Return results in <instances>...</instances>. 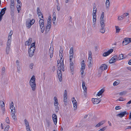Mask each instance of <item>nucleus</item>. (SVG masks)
Listing matches in <instances>:
<instances>
[{
	"mask_svg": "<svg viewBox=\"0 0 131 131\" xmlns=\"http://www.w3.org/2000/svg\"><path fill=\"white\" fill-rule=\"evenodd\" d=\"M104 122H105L104 121L100 122L95 125V127H100L101 126L103 125L104 123Z\"/></svg>",
	"mask_w": 131,
	"mask_h": 131,
	"instance_id": "19",
	"label": "nucleus"
},
{
	"mask_svg": "<svg viewBox=\"0 0 131 131\" xmlns=\"http://www.w3.org/2000/svg\"><path fill=\"white\" fill-rule=\"evenodd\" d=\"M29 84L33 91H34L36 88L35 83V78L34 75H33L31 78L29 82Z\"/></svg>",
	"mask_w": 131,
	"mask_h": 131,
	"instance_id": "1",
	"label": "nucleus"
},
{
	"mask_svg": "<svg viewBox=\"0 0 131 131\" xmlns=\"http://www.w3.org/2000/svg\"><path fill=\"white\" fill-rule=\"evenodd\" d=\"M37 13L41 12V11L39 7H38L37 9Z\"/></svg>",
	"mask_w": 131,
	"mask_h": 131,
	"instance_id": "60",
	"label": "nucleus"
},
{
	"mask_svg": "<svg viewBox=\"0 0 131 131\" xmlns=\"http://www.w3.org/2000/svg\"><path fill=\"white\" fill-rule=\"evenodd\" d=\"M11 39H8L7 42V46H10L11 43Z\"/></svg>",
	"mask_w": 131,
	"mask_h": 131,
	"instance_id": "33",
	"label": "nucleus"
},
{
	"mask_svg": "<svg viewBox=\"0 0 131 131\" xmlns=\"http://www.w3.org/2000/svg\"><path fill=\"white\" fill-rule=\"evenodd\" d=\"M63 97L67 99V91L66 90H65L64 91Z\"/></svg>",
	"mask_w": 131,
	"mask_h": 131,
	"instance_id": "41",
	"label": "nucleus"
},
{
	"mask_svg": "<svg viewBox=\"0 0 131 131\" xmlns=\"http://www.w3.org/2000/svg\"><path fill=\"white\" fill-rule=\"evenodd\" d=\"M124 16L122 15L118 17V19L119 20H121L124 18Z\"/></svg>",
	"mask_w": 131,
	"mask_h": 131,
	"instance_id": "42",
	"label": "nucleus"
},
{
	"mask_svg": "<svg viewBox=\"0 0 131 131\" xmlns=\"http://www.w3.org/2000/svg\"><path fill=\"white\" fill-rule=\"evenodd\" d=\"M73 99L74 100H72V102L73 105L74 109V110H76L77 107V102L74 97L73 98Z\"/></svg>",
	"mask_w": 131,
	"mask_h": 131,
	"instance_id": "13",
	"label": "nucleus"
},
{
	"mask_svg": "<svg viewBox=\"0 0 131 131\" xmlns=\"http://www.w3.org/2000/svg\"><path fill=\"white\" fill-rule=\"evenodd\" d=\"M104 90L103 89H102L98 93L97 95L98 96H100L104 92Z\"/></svg>",
	"mask_w": 131,
	"mask_h": 131,
	"instance_id": "25",
	"label": "nucleus"
},
{
	"mask_svg": "<svg viewBox=\"0 0 131 131\" xmlns=\"http://www.w3.org/2000/svg\"><path fill=\"white\" fill-rule=\"evenodd\" d=\"M14 3H10V7L12 11H13L14 9Z\"/></svg>",
	"mask_w": 131,
	"mask_h": 131,
	"instance_id": "21",
	"label": "nucleus"
},
{
	"mask_svg": "<svg viewBox=\"0 0 131 131\" xmlns=\"http://www.w3.org/2000/svg\"><path fill=\"white\" fill-rule=\"evenodd\" d=\"M35 20L32 19L31 20L30 19H28L26 21V26L27 28L29 29L30 28L31 25L35 23Z\"/></svg>",
	"mask_w": 131,
	"mask_h": 131,
	"instance_id": "4",
	"label": "nucleus"
},
{
	"mask_svg": "<svg viewBox=\"0 0 131 131\" xmlns=\"http://www.w3.org/2000/svg\"><path fill=\"white\" fill-rule=\"evenodd\" d=\"M73 55H70L69 58L70 60V70L72 73V74H73V71H74V66L73 62L72 61V59L73 58Z\"/></svg>",
	"mask_w": 131,
	"mask_h": 131,
	"instance_id": "3",
	"label": "nucleus"
},
{
	"mask_svg": "<svg viewBox=\"0 0 131 131\" xmlns=\"http://www.w3.org/2000/svg\"><path fill=\"white\" fill-rule=\"evenodd\" d=\"M105 5L107 8H108L110 6V0H106Z\"/></svg>",
	"mask_w": 131,
	"mask_h": 131,
	"instance_id": "20",
	"label": "nucleus"
},
{
	"mask_svg": "<svg viewBox=\"0 0 131 131\" xmlns=\"http://www.w3.org/2000/svg\"><path fill=\"white\" fill-rule=\"evenodd\" d=\"M9 125H7V126L6 127L4 130V131H8V129H9Z\"/></svg>",
	"mask_w": 131,
	"mask_h": 131,
	"instance_id": "48",
	"label": "nucleus"
},
{
	"mask_svg": "<svg viewBox=\"0 0 131 131\" xmlns=\"http://www.w3.org/2000/svg\"><path fill=\"white\" fill-rule=\"evenodd\" d=\"M119 84V82H117L116 81H115L113 83V85L114 86H116L117 85Z\"/></svg>",
	"mask_w": 131,
	"mask_h": 131,
	"instance_id": "50",
	"label": "nucleus"
},
{
	"mask_svg": "<svg viewBox=\"0 0 131 131\" xmlns=\"http://www.w3.org/2000/svg\"><path fill=\"white\" fill-rule=\"evenodd\" d=\"M52 119L55 125H56L57 122V116L55 114H53L52 116Z\"/></svg>",
	"mask_w": 131,
	"mask_h": 131,
	"instance_id": "11",
	"label": "nucleus"
},
{
	"mask_svg": "<svg viewBox=\"0 0 131 131\" xmlns=\"http://www.w3.org/2000/svg\"><path fill=\"white\" fill-rule=\"evenodd\" d=\"M126 93V92L123 91L119 93V95H125Z\"/></svg>",
	"mask_w": 131,
	"mask_h": 131,
	"instance_id": "40",
	"label": "nucleus"
},
{
	"mask_svg": "<svg viewBox=\"0 0 131 131\" xmlns=\"http://www.w3.org/2000/svg\"><path fill=\"white\" fill-rule=\"evenodd\" d=\"M117 59V55L114 56L110 60L109 62L110 63H112L115 62Z\"/></svg>",
	"mask_w": 131,
	"mask_h": 131,
	"instance_id": "10",
	"label": "nucleus"
},
{
	"mask_svg": "<svg viewBox=\"0 0 131 131\" xmlns=\"http://www.w3.org/2000/svg\"><path fill=\"white\" fill-rule=\"evenodd\" d=\"M88 66L89 68H91L92 67L91 60H89Z\"/></svg>",
	"mask_w": 131,
	"mask_h": 131,
	"instance_id": "43",
	"label": "nucleus"
},
{
	"mask_svg": "<svg viewBox=\"0 0 131 131\" xmlns=\"http://www.w3.org/2000/svg\"><path fill=\"white\" fill-rule=\"evenodd\" d=\"M24 122L26 125V128L27 127H30L29 123L27 120L26 119H25Z\"/></svg>",
	"mask_w": 131,
	"mask_h": 131,
	"instance_id": "26",
	"label": "nucleus"
},
{
	"mask_svg": "<svg viewBox=\"0 0 131 131\" xmlns=\"http://www.w3.org/2000/svg\"><path fill=\"white\" fill-rule=\"evenodd\" d=\"M46 123L47 126L49 127L50 125V121L49 120H47L46 121Z\"/></svg>",
	"mask_w": 131,
	"mask_h": 131,
	"instance_id": "51",
	"label": "nucleus"
},
{
	"mask_svg": "<svg viewBox=\"0 0 131 131\" xmlns=\"http://www.w3.org/2000/svg\"><path fill=\"white\" fill-rule=\"evenodd\" d=\"M59 55L61 58L60 61H62L61 62H63V58H62L63 56V53H59Z\"/></svg>",
	"mask_w": 131,
	"mask_h": 131,
	"instance_id": "24",
	"label": "nucleus"
},
{
	"mask_svg": "<svg viewBox=\"0 0 131 131\" xmlns=\"http://www.w3.org/2000/svg\"><path fill=\"white\" fill-rule=\"evenodd\" d=\"M131 42V38H126L124 39V40L123 42V45H126Z\"/></svg>",
	"mask_w": 131,
	"mask_h": 131,
	"instance_id": "8",
	"label": "nucleus"
},
{
	"mask_svg": "<svg viewBox=\"0 0 131 131\" xmlns=\"http://www.w3.org/2000/svg\"><path fill=\"white\" fill-rule=\"evenodd\" d=\"M100 31L102 33H104L105 32L104 27H101L100 29Z\"/></svg>",
	"mask_w": 131,
	"mask_h": 131,
	"instance_id": "28",
	"label": "nucleus"
},
{
	"mask_svg": "<svg viewBox=\"0 0 131 131\" xmlns=\"http://www.w3.org/2000/svg\"><path fill=\"white\" fill-rule=\"evenodd\" d=\"M55 111L57 112L59 110V107L58 105H55Z\"/></svg>",
	"mask_w": 131,
	"mask_h": 131,
	"instance_id": "55",
	"label": "nucleus"
},
{
	"mask_svg": "<svg viewBox=\"0 0 131 131\" xmlns=\"http://www.w3.org/2000/svg\"><path fill=\"white\" fill-rule=\"evenodd\" d=\"M84 69H81V74L82 75H83L84 72Z\"/></svg>",
	"mask_w": 131,
	"mask_h": 131,
	"instance_id": "59",
	"label": "nucleus"
},
{
	"mask_svg": "<svg viewBox=\"0 0 131 131\" xmlns=\"http://www.w3.org/2000/svg\"><path fill=\"white\" fill-rule=\"evenodd\" d=\"M6 9V8L5 7L1 10L0 13V21H1L2 18L3 16L5 13V11Z\"/></svg>",
	"mask_w": 131,
	"mask_h": 131,
	"instance_id": "9",
	"label": "nucleus"
},
{
	"mask_svg": "<svg viewBox=\"0 0 131 131\" xmlns=\"http://www.w3.org/2000/svg\"><path fill=\"white\" fill-rule=\"evenodd\" d=\"M13 33L11 31L9 34V36L8 37V39L11 38L12 35Z\"/></svg>",
	"mask_w": 131,
	"mask_h": 131,
	"instance_id": "44",
	"label": "nucleus"
},
{
	"mask_svg": "<svg viewBox=\"0 0 131 131\" xmlns=\"http://www.w3.org/2000/svg\"><path fill=\"white\" fill-rule=\"evenodd\" d=\"M10 108L11 111L12 117L14 119H15L16 117L15 114V108L14 106L13 102L12 101L11 103Z\"/></svg>",
	"mask_w": 131,
	"mask_h": 131,
	"instance_id": "2",
	"label": "nucleus"
},
{
	"mask_svg": "<svg viewBox=\"0 0 131 131\" xmlns=\"http://www.w3.org/2000/svg\"><path fill=\"white\" fill-rule=\"evenodd\" d=\"M104 12L102 13V14L101 16V18H104Z\"/></svg>",
	"mask_w": 131,
	"mask_h": 131,
	"instance_id": "61",
	"label": "nucleus"
},
{
	"mask_svg": "<svg viewBox=\"0 0 131 131\" xmlns=\"http://www.w3.org/2000/svg\"><path fill=\"white\" fill-rule=\"evenodd\" d=\"M53 48H51V47H50L49 49V53L50 58H51L53 57Z\"/></svg>",
	"mask_w": 131,
	"mask_h": 131,
	"instance_id": "15",
	"label": "nucleus"
},
{
	"mask_svg": "<svg viewBox=\"0 0 131 131\" xmlns=\"http://www.w3.org/2000/svg\"><path fill=\"white\" fill-rule=\"evenodd\" d=\"M64 101V102H67V98L63 97Z\"/></svg>",
	"mask_w": 131,
	"mask_h": 131,
	"instance_id": "62",
	"label": "nucleus"
},
{
	"mask_svg": "<svg viewBox=\"0 0 131 131\" xmlns=\"http://www.w3.org/2000/svg\"><path fill=\"white\" fill-rule=\"evenodd\" d=\"M113 51V49H111L108 50L107 51L104 52L103 54V56L104 57L106 56L111 53Z\"/></svg>",
	"mask_w": 131,
	"mask_h": 131,
	"instance_id": "12",
	"label": "nucleus"
},
{
	"mask_svg": "<svg viewBox=\"0 0 131 131\" xmlns=\"http://www.w3.org/2000/svg\"><path fill=\"white\" fill-rule=\"evenodd\" d=\"M88 59L89 60H91L92 59V55H89V57H88Z\"/></svg>",
	"mask_w": 131,
	"mask_h": 131,
	"instance_id": "58",
	"label": "nucleus"
},
{
	"mask_svg": "<svg viewBox=\"0 0 131 131\" xmlns=\"http://www.w3.org/2000/svg\"><path fill=\"white\" fill-rule=\"evenodd\" d=\"M57 9L58 11H60V7L59 4H58L57 6Z\"/></svg>",
	"mask_w": 131,
	"mask_h": 131,
	"instance_id": "56",
	"label": "nucleus"
},
{
	"mask_svg": "<svg viewBox=\"0 0 131 131\" xmlns=\"http://www.w3.org/2000/svg\"><path fill=\"white\" fill-rule=\"evenodd\" d=\"M21 6V4H20V5L17 4V9H18L19 10H20Z\"/></svg>",
	"mask_w": 131,
	"mask_h": 131,
	"instance_id": "49",
	"label": "nucleus"
},
{
	"mask_svg": "<svg viewBox=\"0 0 131 131\" xmlns=\"http://www.w3.org/2000/svg\"><path fill=\"white\" fill-rule=\"evenodd\" d=\"M81 69H85V65L84 63V60H82L81 63Z\"/></svg>",
	"mask_w": 131,
	"mask_h": 131,
	"instance_id": "17",
	"label": "nucleus"
},
{
	"mask_svg": "<svg viewBox=\"0 0 131 131\" xmlns=\"http://www.w3.org/2000/svg\"><path fill=\"white\" fill-rule=\"evenodd\" d=\"M51 26V25H49L47 24V26H46V29L45 30L46 33H47L49 31Z\"/></svg>",
	"mask_w": 131,
	"mask_h": 131,
	"instance_id": "18",
	"label": "nucleus"
},
{
	"mask_svg": "<svg viewBox=\"0 0 131 131\" xmlns=\"http://www.w3.org/2000/svg\"><path fill=\"white\" fill-rule=\"evenodd\" d=\"M60 65L59 66L58 64L57 66L58 67V70H57V73L58 74H59V73H61V70L62 71H64V63L63 62L61 63Z\"/></svg>",
	"mask_w": 131,
	"mask_h": 131,
	"instance_id": "5",
	"label": "nucleus"
},
{
	"mask_svg": "<svg viewBox=\"0 0 131 131\" xmlns=\"http://www.w3.org/2000/svg\"><path fill=\"white\" fill-rule=\"evenodd\" d=\"M96 10H93V14H92L93 16H96Z\"/></svg>",
	"mask_w": 131,
	"mask_h": 131,
	"instance_id": "46",
	"label": "nucleus"
},
{
	"mask_svg": "<svg viewBox=\"0 0 131 131\" xmlns=\"http://www.w3.org/2000/svg\"><path fill=\"white\" fill-rule=\"evenodd\" d=\"M26 45L29 46V42L28 40H27L25 43Z\"/></svg>",
	"mask_w": 131,
	"mask_h": 131,
	"instance_id": "57",
	"label": "nucleus"
},
{
	"mask_svg": "<svg viewBox=\"0 0 131 131\" xmlns=\"http://www.w3.org/2000/svg\"><path fill=\"white\" fill-rule=\"evenodd\" d=\"M93 102L94 104H97L99 103L98 101V99L96 98L94 99V100H93Z\"/></svg>",
	"mask_w": 131,
	"mask_h": 131,
	"instance_id": "32",
	"label": "nucleus"
},
{
	"mask_svg": "<svg viewBox=\"0 0 131 131\" xmlns=\"http://www.w3.org/2000/svg\"><path fill=\"white\" fill-rule=\"evenodd\" d=\"M35 48H29L28 50L29 56L31 57L34 55Z\"/></svg>",
	"mask_w": 131,
	"mask_h": 131,
	"instance_id": "7",
	"label": "nucleus"
},
{
	"mask_svg": "<svg viewBox=\"0 0 131 131\" xmlns=\"http://www.w3.org/2000/svg\"><path fill=\"white\" fill-rule=\"evenodd\" d=\"M126 68L128 70L131 71V67H127Z\"/></svg>",
	"mask_w": 131,
	"mask_h": 131,
	"instance_id": "64",
	"label": "nucleus"
},
{
	"mask_svg": "<svg viewBox=\"0 0 131 131\" xmlns=\"http://www.w3.org/2000/svg\"><path fill=\"white\" fill-rule=\"evenodd\" d=\"M35 43H33L30 46V47L29 48H35Z\"/></svg>",
	"mask_w": 131,
	"mask_h": 131,
	"instance_id": "39",
	"label": "nucleus"
},
{
	"mask_svg": "<svg viewBox=\"0 0 131 131\" xmlns=\"http://www.w3.org/2000/svg\"><path fill=\"white\" fill-rule=\"evenodd\" d=\"M59 80L61 82L62 81V75L61 73H59V74H58Z\"/></svg>",
	"mask_w": 131,
	"mask_h": 131,
	"instance_id": "36",
	"label": "nucleus"
},
{
	"mask_svg": "<svg viewBox=\"0 0 131 131\" xmlns=\"http://www.w3.org/2000/svg\"><path fill=\"white\" fill-rule=\"evenodd\" d=\"M128 114V113H127L126 111H124L117 115V116H119L120 117H122L124 116L125 114Z\"/></svg>",
	"mask_w": 131,
	"mask_h": 131,
	"instance_id": "16",
	"label": "nucleus"
},
{
	"mask_svg": "<svg viewBox=\"0 0 131 131\" xmlns=\"http://www.w3.org/2000/svg\"><path fill=\"white\" fill-rule=\"evenodd\" d=\"M58 105V101H55L54 102V105Z\"/></svg>",
	"mask_w": 131,
	"mask_h": 131,
	"instance_id": "63",
	"label": "nucleus"
},
{
	"mask_svg": "<svg viewBox=\"0 0 131 131\" xmlns=\"http://www.w3.org/2000/svg\"><path fill=\"white\" fill-rule=\"evenodd\" d=\"M1 106L2 107V110L4 111H5V108L4 107L5 106V104L3 101L1 102Z\"/></svg>",
	"mask_w": 131,
	"mask_h": 131,
	"instance_id": "27",
	"label": "nucleus"
},
{
	"mask_svg": "<svg viewBox=\"0 0 131 131\" xmlns=\"http://www.w3.org/2000/svg\"><path fill=\"white\" fill-rule=\"evenodd\" d=\"M82 87L84 91H86L87 90V88L85 86V82L84 81H83L82 82Z\"/></svg>",
	"mask_w": 131,
	"mask_h": 131,
	"instance_id": "23",
	"label": "nucleus"
},
{
	"mask_svg": "<svg viewBox=\"0 0 131 131\" xmlns=\"http://www.w3.org/2000/svg\"><path fill=\"white\" fill-rule=\"evenodd\" d=\"M6 122L8 124L9 123V118L8 117H7L5 119Z\"/></svg>",
	"mask_w": 131,
	"mask_h": 131,
	"instance_id": "53",
	"label": "nucleus"
},
{
	"mask_svg": "<svg viewBox=\"0 0 131 131\" xmlns=\"http://www.w3.org/2000/svg\"><path fill=\"white\" fill-rule=\"evenodd\" d=\"M100 23L101 27H105V23L104 21H100Z\"/></svg>",
	"mask_w": 131,
	"mask_h": 131,
	"instance_id": "37",
	"label": "nucleus"
},
{
	"mask_svg": "<svg viewBox=\"0 0 131 131\" xmlns=\"http://www.w3.org/2000/svg\"><path fill=\"white\" fill-rule=\"evenodd\" d=\"M107 68V66L106 64H102L101 67H100L99 69L102 71H103L106 70Z\"/></svg>",
	"mask_w": 131,
	"mask_h": 131,
	"instance_id": "14",
	"label": "nucleus"
},
{
	"mask_svg": "<svg viewBox=\"0 0 131 131\" xmlns=\"http://www.w3.org/2000/svg\"><path fill=\"white\" fill-rule=\"evenodd\" d=\"M5 72V69L4 67H3L2 69V75L3 76L4 75Z\"/></svg>",
	"mask_w": 131,
	"mask_h": 131,
	"instance_id": "31",
	"label": "nucleus"
},
{
	"mask_svg": "<svg viewBox=\"0 0 131 131\" xmlns=\"http://www.w3.org/2000/svg\"><path fill=\"white\" fill-rule=\"evenodd\" d=\"M92 26L93 28H95L96 26V22H93Z\"/></svg>",
	"mask_w": 131,
	"mask_h": 131,
	"instance_id": "52",
	"label": "nucleus"
},
{
	"mask_svg": "<svg viewBox=\"0 0 131 131\" xmlns=\"http://www.w3.org/2000/svg\"><path fill=\"white\" fill-rule=\"evenodd\" d=\"M121 108V106H117L115 107V109L116 110L120 109Z\"/></svg>",
	"mask_w": 131,
	"mask_h": 131,
	"instance_id": "54",
	"label": "nucleus"
},
{
	"mask_svg": "<svg viewBox=\"0 0 131 131\" xmlns=\"http://www.w3.org/2000/svg\"><path fill=\"white\" fill-rule=\"evenodd\" d=\"M51 17L50 18L49 17L48 20L47 24L49 25H51Z\"/></svg>",
	"mask_w": 131,
	"mask_h": 131,
	"instance_id": "35",
	"label": "nucleus"
},
{
	"mask_svg": "<svg viewBox=\"0 0 131 131\" xmlns=\"http://www.w3.org/2000/svg\"><path fill=\"white\" fill-rule=\"evenodd\" d=\"M93 16V19H92V22H96V16Z\"/></svg>",
	"mask_w": 131,
	"mask_h": 131,
	"instance_id": "47",
	"label": "nucleus"
},
{
	"mask_svg": "<svg viewBox=\"0 0 131 131\" xmlns=\"http://www.w3.org/2000/svg\"><path fill=\"white\" fill-rule=\"evenodd\" d=\"M125 58L123 56V55L122 54H119V57H118V58H117V59L118 60H120L124 59Z\"/></svg>",
	"mask_w": 131,
	"mask_h": 131,
	"instance_id": "22",
	"label": "nucleus"
},
{
	"mask_svg": "<svg viewBox=\"0 0 131 131\" xmlns=\"http://www.w3.org/2000/svg\"><path fill=\"white\" fill-rule=\"evenodd\" d=\"M115 27L116 29V32L118 33L120 31V29L119 28V27L118 26H116Z\"/></svg>",
	"mask_w": 131,
	"mask_h": 131,
	"instance_id": "38",
	"label": "nucleus"
},
{
	"mask_svg": "<svg viewBox=\"0 0 131 131\" xmlns=\"http://www.w3.org/2000/svg\"><path fill=\"white\" fill-rule=\"evenodd\" d=\"M69 54L70 55H73V48L72 47H71L69 51Z\"/></svg>",
	"mask_w": 131,
	"mask_h": 131,
	"instance_id": "29",
	"label": "nucleus"
},
{
	"mask_svg": "<svg viewBox=\"0 0 131 131\" xmlns=\"http://www.w3.org/2000/svg\"><path fill=\"white\" fill-rule=\"evenodd\" d=\"M10 46H7L6 51L7 54H9L10 49Z\"/></svg>",
	"mask_w": 131,
	"mask_h": 131,
	"instance_id": "30",
	"label": "nucleus"
},
{
	"mask_svg": "<svg viewBox=\"0 0 131 131\" xmlns=\"http://www.w3.org/2000/svg\"><path fill=\"white\" fill-rule=\"evenodd\" d=\"M44 19L40 18L39 21V24L41 29V31L42 32H43L45 30V27L44 25Z\"/></svg>",
	"mask_w": 131,
	"mask_h": 131,
	"instance_id": "6",
	"label": "nucleus"
},
{
	"mask_svg": "<svg viewBox=\"0 0 131 131\" xmlns=\"http://www.w3.org/2000/svg\"><path fill=\"white\" fill-rule=\"evenodd\" d=\"M40 19L41 18H43V16L42 14V13L41 12L37 13Z\"/></svg>",
	"mask_w": 131,
	"mask_h": 131,
	"instance_id": "34",
	"label": "nucleus"
},
{
	"mask_svg": "<svg viewBox=\"0 0 131 131\" xmlns=\"http://www.w3.org/2000/svg\"><path fill=\"white\" fill-rule=\"evenodd\" d=\"M106 127H104L99 129L98 131H104L106 129Z\"/></svg>",
	"mask_w": 131,
	"mask_h": 131,
	"instance_id": "45",
	"label": "nucleus"
}]
</instances>
